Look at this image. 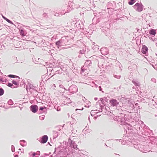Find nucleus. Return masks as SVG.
<instances>
[{
    "label": "nucleus",
    "mask_w": 157,
    "mask_h": 157,
    "mask_svg": "<svg viewBox=\"0 0 157 157\" xmlns=\"http://www.w3.org/2000/svg\"><path fill=\"white\" fill-rule=\"evenodd\" d=\"M13 103V102L11 99H10L8 101V104L10 105H12Z\"/></svg>",
    "instance_id": "72a5a7b5"
},
{
    "label": "nucleus",
    "mask_w": 157,
    "mask_h": 157,
    "mask_svg": "<svg viewBox=\"0 0 157 157\" xmlns=\"http://www.w3.org/2000/svg\"><path fill=\"white\" fill-rule=\"evenodd\" d=\"M59 134V132L57 131H54L53 132V138H56L57 137Z\"/></svg>",
    "instance_id": "393cba45"
},
{
    "label": "nucleus",
    "mask_w": 157,
    "mask_h": 157,
    "mask_svg": "<svg viewBox=\"0 0 157 157\" xmlns=\"http://www.w3.org/2000/svg\"><path fill=\"white\" fill-rule=\"evenodd\" d=\"M100 51L101 54L103 55H107L109 53L108 49L105 47L101 48Z\"/></svg>",
    "instance_id": "9b49d317"
},
{
    "label": "nucleus",
    "mask_w": 157,
    "mask_h": 157,
    "mask_svg": "<svg viewBox=\"0 0 157 157\" xmlns=\"http://www.w3.org/2000/svg\"><path fill=\"white\" fill-rule=\"evenodd\" d=\"M154 64H151L155 69L157 70V66H156L157 63H154Z\"/></svg>",
    "instance_id": "c756f323"
},
{
    "label": "nucleus",
    "mask_w": 157,
    "mask_h": 157,
    "mask_svg": "<svg viewBox=\"0 0 157 157\" xmlns=\"http://www.w3.org/2000/svg\"><path fill=\"white\" fill-rule=\"evenodd\" d=\"M88 119L89 120V122H90V118L89 115Z\"/></svg>",
    "instance_id": "680f3d73"
},
{
    "label": "nucleus",
    "mask_w": 157,
    "mask_h": 157,
    "mask_svg": "<svg viewBox=\"0 0 157 157\" xmlns=\"http://www.w3.org/2000/svg\"><path fill=\"white\" fill-rule=\"evenodd\" d=\"M67 151L66 149L63 148L62 145H59L57 148H55L53 154L57 152L58 155L60 156L59 157H67V155H68V154L67 152Z\"/></svg>",
    "instance_id": "7ed1b4c3"
},
{
    "label": "nucleus",
    "mask_w": 157,
    "mask_h": 157,
    "mask_svg": "<svg viewBox=\"0 0 157 157\" xmlns=\"http://www.w3.org/2000/svg\"><path fill=\"white\" fill-rule=\"evenodd\" d=\"M122 140L120 139V140H119V141L120 142H122Z\"/></svg>",
    "instance_id": "338daca9"
},
{
    "label": "nucleus",
    "mask_w": 157,
    "mask_h": 157,
    "mask_svg": "<svg viewBox=\"0 0 157 157\" xmlns=\"http://www.w3.org/2000/svg\"><path fill=\"white\" fill-rule=\"evenodd\" d=\"M109 102L111 106L113 107L117 106L119 105V102L116 99L112 98L109 100Z\"/></svg>",
    "instance_id": "1a4fd4ad"
},
{
    "label": "nucleus",
    "mask_w": 157,
    "mask_h": 157,
    "mask_svg": "<svg viewBox=\"0 0 157 157\" xmlns=\"http://www.w3.org/2000/svg\"><path fill=\"white\" fill-rule=\"evenodd\" d=\"M11 150L13 152H14L15 151L14 146L13 145L11 146Z\"/></svg>",
    "instance_id": "58836bf2"
},
{
    "label": "nucleus",
    "mask_w": 157,
    "mask_h": 157,
    "mask_svg": "<svg viewBox=\"0 0 157 157\" xmlns=\"http://www.w3.org/2000/svg\"><path fill=\"white\" fill-rule=\"evenodd\" d=\"M59 87L61 88H62L63 89H64V91L65 90H66L67 91V89H66L64 87V86H63V85H59Z\"/></svg>",
    "instance_id": "f704fd0d"
},
{
    "label": "nucleus",
    "mask_w": 157,
    "mask_h": 157,
    "mask_svg": "<svg viewBox=\"0 0 157 157\" xmlns=\"http://www.w3.org/2000/svg\"><path fill=\"white\" fill-rule=\"evenodd\" d=\"M68 142L69 143L70 147L71 148H73L74 149H78L77 148V145L75 143V141L71 140V139L69 138L68 140Z\"/></svg>",
    "instance_id": "6e6552de"
},
{
    "label": "nucleus",
    "mask_w": 157,
    "mask_h": 157,
    "mask_svg": "<svg viewBox=\"0 0 157 157\" xmlns=\"http://www.w3.org/2000/svg\"><path fill=\"white\" fill-rule=\"evenodd\" d=\"M36 155V153L35 152H32V157H35V156ZM36 157H39V156H36Z\"/></svg>",
    "instance_id": "c03bdc74"
},
{
    "label": "nucleus",
    "mask_w": 157,
    "mask_h": 157,
    "mask_svg": "<svg viewBox=\"0 0 157 157\" xmlns=\"http://www.w3.org/2000/svg\"><path fill=\"white\" fill-rule=\"evenodd\" d=\"M0 82H4V81L3 80V78H0Z\"/></svg>",
    "instance_id": "09e8293b"
},
{
    "label": "nucleus",
    "mask_w": 157,
    "mask_h": 157,
    "mask_svg": "<svg viewBox=\"0 0 157 157\" xmlns=\"http://www.w3.org/2000/svg\"><path fill=\"white\" fill-rule=\"evenodd\" d=\"M15 77L17 78H19V77L18 76L16 75Z\"/></svg>",
    "instance_id": "774afa93"
},
{
    "label": "nucleus",
    "mask_w": 157,
    "mask_h": 157,
    "mask_svg": "<svg viewBox=\"0 0 157 157\" xmlns=\"http://www.w3.org/2000/svg\"><path fill=\"white\" fill-rule=\"evenodd\" d=\"M20 144L23 147L25 146L27 144L26 141L24 140H21L20 141Z\"/></svg>",
    "instance_id": "b1692460"
},
{
    "label": "nucleus",
    "mask_w": 157,
    "mask_h": 157,
    "mask_svg": "<svg viewBox=\"0 0 157 157\" xmlns=\"http://www.w3.org/2000/svg\"><path fill=\"white\" fill-rule=\"evenodd\" d=\"M147 36L148 37H149V35L147 34H146V36H144V37H145L146 38H147Z\"/></svg>",
    "instance_id": "052dcab7"
},
{
    "label": "nucleus",
    "mask_w": 157,
    "mask_h": 157,
    "mask_svg": "<svg viewBox=\"0 0 157 157\" xmlns=\"http://www.w3.org/2000/svg\"><path fill=\"white\" fill-rule=\"evenodd\" d=\"M47 111V108L45 106H41L39 108V114L42 113H44L45 112V113H46Z\"/></svg>",
    "instance_id": "a211bd4d"
},
{
    "label": "nucleus",
    "mask_w": 157,
    "mask_h": 157,
    "mask_svg": "<svg viewBox=\"0 0 157 157\" xmlns=\"http://www.w3.org/2000/svg\"><path fill=\"white\" fill-rule=\"evenodd\" d=\"M32 85L30 84V85H29V90L30 92H31L32 91V90H34L35 91H36V90H35L34 89L32 88Z\"/></svg>",
    "instance_id": "c9c22d12"
},
{
    "label": "nucleus",
    "mask_w": 157,
    "mask_h": 157,
    "mask_svg": "<svg viewBox=\"0 0 157 157\" xmlns=\"http://www.w3.org/2000/svg\"><path fill=\"white\" fill-rule=\"evenodd\" d=\"M85 52V51L84 50H80L79 52V53L80 54H83Z\"/></svg>",
    "instance_id": "ea45409f"
},
{
    "label": "nucleus",
    "mask_w": 157,
    "mask_h": 157,
    "mask_svg": "<svg viewBox=\"0 0 157 157\" xmlns=\"http://www.w3.org/2000/svg\"><path fill=\"white\" fill-rule=\"evenodd\" d=\"M108 100L106 97H104L102 98H101L100 100H99V101H101V103L103 105H104L105 106L106 105L108 104Z\"/></svg>",
    "instance_id": "4468645a"
},
{
    "label": "nucleus",
    "mask_w": 157,
    "mask_h": 157,
    "mask_svg": "<svg viewBox=\"0 0 157 157\" xmlns=\"http://www.w3.org/2000/svg\"><path fill=\"white\" fill-rule=\"evenodd\" d=\"M14 157H18V155H14Z\"/></svg>",
    "instance_id": "0e129e2a"
},
{
    "label": "nucleus",
    "mask_w": 157,
    "mask_h": 157,
    "mask_svg": "<svg viewBox=\"0 0 157 157\" xmlns=\"http://www.w3.org/2000/svg\"><path fill=\"white\" fill-rule=\"evenodd\" d=\"M98 98H97L95 97L94 98V99L95 101H97L98 100Z\"/></svg>",
    "instance_id": "e2e57ef3"
},
{
    "label": "nucleus",
    "mask_w": 157,
    "mask_h": 157,
    "mask_svg": "<svg viewBox=\"0 0 157 157\" xmlns=\"http://www.w3.org/2000/svg\"><path fill=\"white\" fill-rule=\"evenodd\" d=\"M47 15V13H44L43 14V16L44 17H47L46 16Z\"/></svg>",
    "instance_id": "8fccbe9b"
},
{
    "label": "nucleus",
    "mask_w": 157,
    "mask_h": 157,
    "mask_svg": "<svg viewBox=\"0 0 157 157\" xmlns=\"http://www.w3.org/2000/svg\"><path fill=\"white\" fill-rule=\"evenodd\" d=\"M51 154V153L50 152L49 153H44L43 155H42L40 157H45L46 156H48L50 154Z\"/></svg>",
    "instance_id": "473e14b6"
},
{
    "label": "nucleus",
    "mask_w": 157,
    "mask_h": 157,
    "mask_svg": "<svg viewBox=\"0 0 157 157\" xmlns=\"http://www.w3.org/2000/svg\"><path fill=\"white\" fill-rule=\"evenodd\" d=\"M45 118V116L44 115H42L39 116V119L41 120H43Z\"/></svg>",
    "instance_id": "e433bc0d"
},
{
    "label": "nucleus",
    "mask_w": 157,
    "mask_h": 157,
    "mask_svg": "<svg viewBox=\"0 0 157 157\" xmlns=\"http://www.w3.org/2000/svg\"><path fill=\"white\" fill-rule=\"evenodd\" d=\"M132 123H131V124H128V130H130L129 133L132 135H133V134L134 133L135 131L132 129L133 127L132 126Z\"/></svg>",
    "instance_id": "f3484780"
},
{
    "label": "nucleus",
    "mask_w": 157,
    "mask_h": 157,
    "mask_svg": "<svg viewBox=\"0 0 157 157\" xmlns=\"http://www.w3.org/2000/svg\"><path fill=\"white\" fill-rule=\"evenodd\" d=\"M130 106L132 108L134 107V105L133 104H131Z\"/></svg>",
    "instance_id": "6e6d98bb"
},
{
    "label": "nucleus",
    "mask_w": 157,
    "mask_h": 157,
    "mask_svg": "<svg viewBox=\"0 0 157 157\" xmlns=\"http://www.w3.org/2000/svg\"><path fill=\"white\" fill-rule=\"evenodd\" d=\"M78 89L77 87L75 85H72L69 88L67 91L71 94H74L78 91Z\"/></svg>",
    "instance_id": "423d86ee"
},
{
    "label": "nucleus",
    "mask_w": 157,
    "mask_h": 157,
    "mask_svg": "<svg viewBox=\"0 0 157 157\" xmlns=\"http://www.w3.org/2000/svg\"><path fill=\"white\" fill-rule=\"evenodd\" d=\"M12 82L13 83V84H14L15 85L18 86L19 85V83L17 82L16 81L14 80H13L12 81Z\"/></svg>",
    "instance_id": "7c9ffc66"
},
{
    "label": "nucleus",
    "mask_w": 157,
    "mask_h": 157,
    "mask_svg": "<svg viewBox=\"0 0 157 157\" xmlns=\"http://www.w3.org/2000/svg\"><path fill=\"white\" fill-rule=\"evenodd\" d=\"M98 113V112H95L94 110H92L90 112V114L93 117V116H94V114H97Z\"/></svg>",
    "instance_id": "c85d7f7f"
},
{
    "label": "nucleus",
    "mask_w": 157,
    "mask_h": 157,
    "mask_svg": "<svg viewBox=\"0 0 157 157\" xmlns=\"http://www.w3.org/2000/svg\"><path fill=\"white\" fill-rule=\"evenodd\" d=\"M19 32L20 35L22 36H25L26 32L25 30L23 29H20L19 30Z\"/></svg>",
    "instance_id": "6ab92c4d"
},
{
    "label": "nucleus",
    "mask_w": 157,
    "mask_h": 157,
    "mask_svg": "<svg viewBox=\"0 0 157 157\" xmlns=\"http://www.w3.org/2000/svg\"><path fill=\"white\" fill-rule=\"evenodd\" d=\"M104 105L101 104L99 100L96 102L95 105V107L97 108L96 111H98V112H101L104 107Z\"/></svg>",
    "instance_id": "0eeeda50"
},
{
    "label": "nucleus",
    "mask_w": 157,
    "mask_h": 157,
    "mask_svg": "<svg viewBox=\"0 0 157 157\" xmlns=\"http://www.w3.org/2000/svg\"><path fill=\"white\" fill-rule=\"evenodd\" d=\"M149 33L152 35L155 36L156 34V30L152 29H151L149 31Z\"/></svg>",
    "instance_id": "aec40b11"
},
{
    "label": "nucleus",
    "mask_w": 157,
    "mask_h": 157,
    "mask_svg": "<svg viewBox=\"0 0 157 157\" xmlns=\"http://www.w3.org/2000/svg\"><path fill=\"white\" fill-rule=\"evenodd\" d=\"M100 91H102V88H101V86H100L98 87Z\"/></svg>",
    "instance_id": "603ef678"
},
{
    "label": "nucleus",
    "mask_w": 157,
    "mask_h": 157,
    "mask_svg": "<svg viewBox=\"0 0 157 157\" xmlns=\"http://www.w3.org/2000/svg\"><path fill=\"white\" fill-rule=\"evenodd\" d=\"M25 27L27 29H29L30 28V27L29 26H26Z\"/></svg>",
    "instance_id": "13d9d810"
},
{
    "label": "nucleus",
    "mask_w": 157,
    "mask_h": 157,
    "mask_svg": "<svg viewBox=\"0 0 157 157\" xmlns=\"http://www.w3.org/2000/svg\"><path fill=\"white\" fill-rule=\"evenodd\" d=\"M29 156H32V151H31L29 153Z\"/></svg>",
    "instance_id": "864d4df0"
},
{
    "label": "nucleus",
    "mask_w": 157,
    "mask_h": 157,
    "mask_svg": "<svg viewBox=\"0 0 157 157\" xmlns=\"http://www.w3.org/2000/svg\"><path fill=\"white\" fill-rule=\"evenodd\" d=\"M27 91V92L28 91V89H29V86L28 85H26V88H25Z\"/></svg>",
    "instance_id": "3c124183"
},
{
    "label": "nucleus",
    "mask_w": 157,
    "mask_h": 157,
    "mask_svg": "<svg viewBox=\"0 0 157 157\" xmlns=\"http://www.w3.org/2000/svg\"><path fill=\"white\" fill-rule=\"evenodd\" d=\"M75 26L78 29H81V30H82L84 29L83 24H82V23L80 24L79 22H76L75 24Z\"/></svg>",
    "instance_id": "dca6fc26"
},
{
    "label": "nucleus",
    "mask_w": 157,
    "mask_h": 157,
    "mask_svg": "<svg viewBox=\"0 0 157 157\" xmlns=\"http://www.w3.org/2000/svg\"><path fill=\"white\" fill-rule=\"evenodd\" d=\"M7 86L11 88H15V87L13 86V83H11L10 82H8V83Z\"/></svg>",
    "instance_id": "2f4dec72"
},
{
    "label": "nucleus",
    "mask_w": 157,
    "mask_h": 157,
    "mask_svg": "<svg viewBox=\"0 0 157 157\" xmlns=\"http://www.w3.org/2000/svg\"><path fill=\"white\" fill-rule=\"evenodd\" d=\"M51 73H50V74H49V75L48 76V78H47V80L49 79L50 78H51L55 74L52 75V76H50V75H51Z\"/></svg>",
    "instance_id": "37998d69"
},
{
    "label": "nucleus",
    "mask_w": 157,
    "mask_h": 157,
    "mask_svg": "<svg viewBox=\"0 0 157 157\" xmlns=\"http://www.w3.org/2000/svg\"><path fill=\"white\" fill-rule=\"evenodd\" d=\"M113 76L114 78H116L118 79H120L121 78V75H117L115 73H114L113 74Z\"/></svg>",
    "instance_id": "bb28decb"
},
{
    "label": "nucleus",
    "mask_w": 157,
    "mask_h": 157,
    "mask_svg": "<svg viewBox=\"0 0 157 157\" xmlns=\"http://www.w3.org/2000/svg\"><path fill=\"white\" fill-rule=\"evenodd\" d=\"M48 137L46 135H44L42 136L40 142L42 144H44L48 141Z\"/></svg>",
    "instance_id": "2eb2a0df"
},
{
    "label": "nucleus",
    "mask_w": 157,
    "mask_h": 157,
    "mask_svg": "<svg viewBox=\"0 0 157 157\" xmlns=\"http://www.w3.org/2000/svg\"><path fill=\"white\" fill-rule=\"evenodd\" d=\"M55 44L58 48L60 46L63 45L62 43H61V42L60 39L59 40L56 41L55 43Z\"/></svg>",
    "instance_id": "4be33fe9"
},
{
    "label": "nucleus",
    "mask_w": 157,
    "mask_h": 157,
    "mask_svg": "<svg viewBox=\"0 0 157 157\" xmlns=\"http://www.w3.org/2000/svg\"><path fill=\"white\" fill-rule=\"evenodd\" d=\"M4 90L2 89V88L1 87L0 88V96L3 95L4 94Z\"/></svg>",
    "instance_id": "cd10ccee"
},
{
    "label": "nucleus",
    "mask_w": 157,
    "mask_h": 157,
    "mask_svg": "<svg viewBox=\"0 0 157 157\" xmlns=\"http://www.w3.org/2000/svg\"><path fill=\"white\" fill-rule=\"evenodd\" d=\"M68 36H63L61 37L60 39L63 45H66L68 42Z\"/></svg>",
    "instance_id": "ddd939ff"
},
{
    "label": "nucleus",
    "mask_w": 157,
    "mask_h": 157,
    "mask_svg": "<svg viewBox=\"0 0 157 157\" xmlns=\"http://www.w3.org/2000/svg\"><path fill=\"white\" fill-rule=\"evenodd\" d=\"M54 69L55 70H56L55 71V74H63L64 75V73L65 72L66 70H67L64 67L61 68V67H55L54 68Z\"/></svg>",
    "instance_id": "39448f33"
},
{
    "label": "nucleus",
    "mask_w": 157,
    "mask_h": 157,
    "mask_svg": "<svg viewBox=\"0 0 157 157\" xmlns=\"http://www.w3.org/2000/svg\"><path fill=\"white\" fill-rule=\"evenodd\" d=\"M147 36L148 37H149V35L147 34H146V36H144V37H145L146 38H147Z\"/></svg>",
    "instance_id": "bf43d9fd"
},
{
    "label": "nucleus",
    "mask_w": 157,
    "mask_h": 157,
    "mask_svg": "<svg viewBox=\"0 0 157 157\" xmlns=\"http://www.w3.org/2000/svg\"><path fill=\"white\" fill-rule=\"evenodd\" d=\"M138 86H136V87H135V90H138Z\"/></svg>",
    "instance_id": "4d7b16f0"
},
{
    "label": "nucleus",
    "mask_w": 157,
    "mask_h": 157,
    "mask_svg": "<svg viewBox=\"0 0 157 157\" xmlns=\"http://www.w3.org/2000/svg\"><path fill=\"white\" fill-rule=\"evenodd\" d=\"M133 7L134 9H136V11L138 12H141L143 10L144 6L141 2H137Z\"/></svg>",
    "instance_id": "20e7f679"
},
{
    "label": "nucleus",
    "mask_w": 157,
    "mask_h": 157,
    "mask_svg": "<svg viewBox=\"0 0 157 157\" xmlns=\"http://www.w3.org/2000/svg\"><path fill=\"white\" fill-rule=\"evenodd\" d=\"M8 19L6 17L5 18H4V20H5L6 21Z\"/></svg>",
    "instance_id": "69168bd1"
},
{
    "label": "nucleus",
    "mask_w": 157,
    "mask_h": 157,
    "mask_svg": "<svg viewBox=\"0 0 157 157\" xmlns=\"http://www.w3.org/2000/svg\"><path fill=\"white\" fill-rule=\"evenodd\" d=\"M136 1V0H130L128 2V3L129 5H132Z\"/></svg>",
    "instance_id": "a878e982"
},
{
    "label": "nucleus",
    "mask_w": 157,
    "mask_h": 157,
    "mask_svg": "<svg viewBox=\"0 0 157 157\" xmlns=\"http://www.w3.org/2000/svg\"><path fill=\"white\" fill-rule=\"evenodd\" d=\"M148 48L145 45H143L141 49L142 52L143 54L147 56L148 55Z\"/></svg>",
    "instance_id": "f8f14e48"
},
{
    "label": "nucleus",
    "mask_w": 157,
    "mask_h": 157,
    "mask_svg": "<svg viewBox=\"0 0 157 157\" xmlns=\"http://www.w3.org/2000/svg\"><path fill=\"white\" fill-rule=\"evenodd\" d=\"M8 76L10 78H14L15 77L16 75H9Z\"/></svg>",
    "instance_id": "4c0bfd02"
},
{
    "label": "nucleus",
    "mask_w": 157,
    "mask_h": 157,
    "mask_svg": "<svg viewBox=\"0 0 157 157\" xmlns=\"http://www.w3.org/2000/svg\"><path fill=\"white\" fill-rule=\"evenodd\" d=\"M120 112V114L121 115V117H123L122 116H124V114L122 113L123 112L122 110L121 111H121Z\"/></svg>",
    "instance_id": "49530a36"
},
{
    "label": "nucleus",
    "mask_w": 157,
    "mask_h": 157,
    "mask_svg": "<svg viewBox=\"0 0 157 157\" xmlns=\"http://www.w3.org/2000/svg\"><path fill=\"white\" fill-rule=\"evenodd\" d=\"M96 57H97V56H93L92 57H90V59H92V58H95Z\"/></svg>",
    "instance_id": "5fc2aeb1"
},
{
    "label": "nucleus",
    "mask_w": 157,
    "mask_h": 157,
    "mask_svg": "<svg viewBox=\"0 0 157 157\" xmlns=\"http://www.w3.org/2000/svg\"><path fill=\"white\" fill-rule=\"evenodd\" d=\"M36 155H40V152L39 151H36Z\"/></svg>",
    "instance_id": "de8ad7c7"
},
{
    "label": "nucleus",
    "mask_w": 157,
    "mask_h": 157,
    "mask_svg": "<svg viewBox=\"0 0 157 157\" xmlns=\"http://www.w3.org/2000/svg\"><path fill=\"white\" fill-rule=\"evenodd\" d=\"M91 60L87 59L86 60V62L85 63V65L86 66L89 67L91 65Z\"/></svg>",
    "instance_id": "412c9836"
},
{
    "label": "nucleus",
    "mask_w": 157,
    "mask_h": 157,
    "mask_svg": "<svg viewBox=\"0 0 157 157\" xmlns=\"http://www.w3.org/2000/svg\"><path fill=\"white\" fill-rule=\"evenodd\" d=\"M6 21L7 22H8L9 23H10V24H13V22L12 21H11L9 19H8Z\"/></svg>",
    "instance_id": "a18cd8bd"
},
{
    "label": "nucleus",
    "mask_w": 157,
    "mask_h": 157,
    "mask_svg": "<svg viewBox=\"0 0 157 157\" xmlns=\"http://www.w3.org/2000/svg\"><path fill=\"white\" fill-rule=\"evenodd\" d=\"M150 140L151 142L149 143V145H150L151 144H153L154 146L153 147L155 149L156 151H157V137L151 136L150 137ZM134 146L135 148L139 149L140 151L143 153L149 152V145L134 144Z\"/></svg>",
    "instance_id": "f257e3e1"
},
{
    "label": "nucleus",
    "mask_w": 157,
    "mask_h": 157,
    "mask_svg": "<svg viewBox=\"0 0 157 157\" xmlns=\"http://www.w3.org/2000/svg\"><path fill=\"white\" fill-rule=\"evenodd\" d=\"M124 118L125 121H127V115L125 114H124V116H122Z\"/></svg>",
    "instance_id": "a19ab883"
},
{
    "label": "nucleus",
    "mask_w": 157,
    "mask_h": 157,
    "mask_svg": "<svg viewBox=\"0 0 157 157\" xmlns=\"http://www.w3.org/2000/svg\"><path fill=\"white\" fill-rule=\"evenodd\" d=\"M151 81L155 83L156 82V79L154 78H152L151 79Z\"/></svg>",
    "instance_id": "79ce46f5"
},
{
    "label": "nucleus",
    "mask_w": 157,
    "mask_h": 157,
    "mask_svg": "<svg viewBox=\"0 0 157 157\" xmlns=\"http://www.w3.org/2000/svg\"><path fill=\"white\" fill-rule=\"evenodd\" d=\"M132 125H133V128L135 129L136 131H135L134 133L133 134V135L134 136H136L138 135L139 134V133L140 134L141 132V133L143 135H145V134H144L143 132V130H144V128L145 126V125L144 124L143 122L140 121V122L135 121H133L132 122Z\"/></svg>",
    "instance_id": "f03ea898"
},
{
    "label": "nucleus",
    "mask_w": 157,
    "mask_h": 157,
    "mask_svg": "<svg viewBox=\"0 0 157 157\" xmlns=\"http://www.w3.org/2000/svg\"><path fill=\"white\" fill-rule=\"evenodd\" d=\"M132 83L134 84L135 86L140 87V84L138 81H137L135 80H133L132 81Z\"/></svg>",
    "instance_id": "5701e85b"
},
{
    "label": "nucleus",
    "mask_w": 157,
    "mask_h": 157,
    "mask_svg": "<svg viewBox=\"0 0 157 157\" xmlns=\"http://www.w3.org/2000/svg\"><path fill=\"white\" fill-rule=\"evenodd\" d=\"M29 109L31 112L34 113H35L38 111V107L37 105L33 104L30 106Z\"/></svg>",
    "instance_id": "9d476101"
}]
</instances>
